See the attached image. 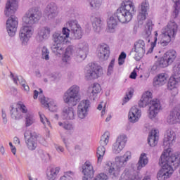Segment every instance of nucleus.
<instances>
[{"mask_svg": "<svg viewBox=\"0 0 180 180\" xmlns=\"http://www.w3.org/2000/svg\"><path fill=\"white\" fill-rule=\"evenodd\" d=\"M39 101H40V98H45L44 96H43V90H41V89H39V91H38L37 90L34 91V96H33L34 99H37V98H39Z\"/></svg>", "mask_w": 180, "mask_h": 180, "instance_id": "obj_49", "label": "nucleus"}, {"mask_svg": "<svg viewBox=\"0 0 180 180\" xmlns=\"http://www.w3.org/2000/svg\"><path fill=\"white\" fill-rule=\"evenodd\" d=\"M101 91H102L101 84H99L98 83H94L91 84L88 90L90 99H93V101H95V98H98V94L101 92Z\"/></svg>", "mask_w": 180, "mask_h": 180, "instance_id": "obj_28", "label": "nucleus"}, {"mask_svg": "<svg viewBox=\"0 0 180 180\" xmlns=\"http://www.w3.org/2000/svg\"><path fill=\"white\" fill-rule=\"evenodd\" d=\"M174 2L173 11L172 13V18L173 19H177L180 12V0H172Z\"/></svg>", "mask_w": 180, "mask_h": 180, "instance_id": "obj_38", "label": "nucleus"}, {"mask_svg": "<svg viewBox=\"0 0 180 180\" xmlns=\"http://www.w3.org/2000/svg\"><path fill=\"white\" fill-rule=\"evenodd\" d=\"M45 12L49 19H54L58 16V8L54 3H50L47 5Z\"/></svg>", "mask_w": 180, "mask_h": 180, "instance_id": "obj_26", "label": "nucleus"}, {"mask_svg": "<svg viewBox=\"0 0 180 180\" xmlns=\"http://www.w3.org/2000/svg\"><path fill=\"white\" fill-rule=\"evenodd\" d=\"M170 78L180 79V57L174 63L173 75Z\"/></svg>", "mask_w": 180, "mask_h": 180, "instance_id": "obj_34", "label": "nucleus"}, {"mask_svg": "<svg viewBox=\"0 0 180 180\" xmlns=\"http://www.w3.org/2000/svg\"><path fill=\"white\" fill-rule=\"evenodd\" d=\"M147 164H148V158H147V154L142 153L136 165L138 171H140L142 168H144Z\"/></svg>", "mask_w": 180, "mask_h": 180, "instance_id": "obj_35", "label": "nucleus"}, {"mask_svg": "<svg viewBox=\"0 0 180 180\" xmlns=\"http://www.w3.org/2000/svg\"><path fill=\"white\" fill-rule=\"evenodd\" d=\"M60 172V167H53L46 173V178L48 180L57 179V175Z\"/></svg>", "mask_w": 180, "mask_h": 180, "instance_id": "obj_37", "label": "nucleus"}, {"mask_svg": "<svg viewBox=\"0 0 180 180\" xmlns=\"http://www.w3.org/2000/svg\"><path fill=\"white\" fill-rule=\"evenodd\" d=\"M35 77H37V78H41V72H40V70H37L35 71Z\"/></svg>", "mask_w": 180, "mask_h": 180, "instance_id": "obj_57", "label": "nucleus"}, {"mask_svg": "<svg viewBox=\"0 0 180 180\" xmlns=\"http://www.w3.org/2000/svg\"><path fill=\"white\" fill-rule=\"evenodd\" d=\"M82 174H84L82 180H89L94 176L95 170L94 169L92 162H91L89 160L86 161L83 165Z\"/></svg>", "mask_w": 180, "mask_h": 180, "instance_id": "obj_20", "label": "nucleus"}, {"mask_svg": "<svg viewBox=\"0 0 180 180\" xmlns=\"http://www.w3.org/2000/svg\"><path fill=\"white\" fill-rule=\"evenodd\" d=\"M137 77V72H136V69H134L131 75H129V78H131V79H136V78Z\"/></svg>", "mask_w": 180, "mask_h": 180, "instance_id": "obj_55", "label": "nucleus"}, {"mask_svg": "<svg viewBox=\"0 0 180 180\" xmlns=\"http://www.w3.org/2000/svg\"><path fill=\"white\" fill-rule=\"evenodd\" d=\"M40 120L41 123L44 124L46 129L51 128V123L49 121V119L46 117V115L41 112H39Z\"/></svg>", "mask_w": 180, "mask_h": 180, "instance_id": "obj_43", "label": "nucleus"}, {"mask_svg": "<svg viewBox=\"0 0 180 180\" xmlns=\"http://www.w3.org/2000/svg\"><path fill=\"white\" fill-rule=\"evenodd\" d=\"M18 25H19L18 18L13 15H10L6 21V29L9 36L11 37H13V36H15L16 34V31L18 30Z\"/></svg>", "mask_w": 180, "mask_h": 180, "instance_id": "obj_17", "label": "nucleus"}, {"mask_svg": "<svg viewBox=\"0 0 180 180\" xmlns=\"http://www.w3.org/2000/svg\"><path fill=\"white\" fill-rule=\"evenodd\" d=\"M118 64L119 65H123V64H124V59L118 58Z\"/></svg>", "mask_w": 180, "mask_h": 180, "instance_id": "obj_59", "label": "nucleus"}, {"mask_svg": "<svg viewBox=\"0 0 180 180\" xmlns=\"http://www.w3.org/2000/svg\"><path fill=\"white\" fill-rule=\"evenodd\" d=\"M19 8V2L18 0H8L6 3L4 13L7 17H9L18 11Z\"/></svg>", "mask_w": 180, "mask_h": 180, "instance_id": "obj_22", "label": "nucleus"}, {"mask_svg": "<svg viewBox=\"0 0 180 180\" xmlns=\"http://www.w3.org/2000/svg\"><path fill=\"white\" fill-rule=\"evenodd\" d=\"M13 143H15L17 146H19L20 144V140L18 136L14 137L13 139Z\"/></svg>", "mask_w": 180, "mask_h": 180, "instance_id": "obj_56", "label": "nucleus"}, {"mask_svg": "<svg viewBox=\"0 0 180 180\" xmlns=\"http://www.w3.org/2000/svg\"><path fill=\"white\" fill-rule=\"evenodd\" d=\"M49 78L52 79V81H57V79H60V74L59 73H51L49 76Z\"/></svg>", "mask_w": 180, "mask_h": 180, "instance_id": "obj_51", "label": "nucleus"}, {"mask_svg": "<svg viewBox=\"0 0 180 180\" xmlns=\"http://www.w3.org/2000/svg\"><path fill=\"white\" fill-rule=\"evenodd\" d=\"M90 20L93 26V30L96 33H101L102 30V19L96 15H91Z\"/></svg>", "mask_w": 180, "mask_h": 180, "instance_id": "obj_30", "label": "nucleus"}, {"mask_svg": "<svg viewBox=\"0 0 180 180\" xmlns=\"http://www.w3.org/2000/svg\"><path fill=\"white\" fill-rule=\"evenodd\" d=\"M72 54H74V46L70 45L65 50V53L62 59L63 62L65 63V64H70Z\"/></svg>", "mask_w": 180, "mask_h": 180, "instance_id": "obj_33", "label": "nucleus"}, {"mask_svg": "<svg viewBox=\"0 0 180 180\" xmlns=\"http://www.w3.org/2000/svg\"><path fill=\"white\" fill-rule=\"evenodd\" d=\"M68 39H70V30L65 27L62 28L60 32H53L52 34V41L54 44L51 47L52 52L56 56H61L64 53V44L69 42Z\"/></svg>", "mask_w": 180, "mask_h": 180, "instance_id": "obj_7", "label": "nucleus"}, {"mask_svg": "<svg viewBox=\"0 0 180 180\" xmlns=\"http://www.w3.org/2000/svg\"><path fill=\"white\" fill-rule=\"evenodd\" d=\"M51 34V29L49 26H44L39 28L36 40L38 43H43L44 40H49Z\"/></svg>", "mask_w": 180, "mask_h": 180, "instance_id": "obj_19", "label": "nucleus"}, {"mask_svg": "<svg viewBox=\"0 0 180 180\" xmlns=\"http://www.w3.org/2000/svg\"><path fill=\"white\" fill-rule=\"evenodd\" d=\"M153 93L150 91H146L143 94L140 101H139V106L140 108H146L150 105L148 110L149 119L154 120L157 117L160 110L162 109L161 101L157 98L153 99Z\"/></svg>", "mask_w": 180, "mask_h": 180, "instance_id": "obj_6", "label": "nucleus"}, {"mask_svg": "<svg viewBox=\"0 0 180 180\" xmlns=\"http://www.w3.org/2000/svg\"><path fill=\"white\" fill-rule=\"evenodd\" d=\"M180 164V153H171L169 150H165L159 160V165L162 167L157 174L158 180H167L172 176L174 174V168L172 165L176 168Z\"/></svg>", "mask_w": 180, "mask_h": 180, "instance_id": "obj_3", "label": "nucleus"}, {"mask_svg": "<svg viewBox=\"0 0 180 180\" xmlns=\"http://www.w3.org/2000/svg\"><path fill=\"white\" fill-rule=\"evenodd\" d=\"M141 117V110L137 108V105L133 106L129 112L128 119L131 123H137Z\"/></svg>", "mask_w": 180, "mask_h": 180, "instance_id": "obj_24", "label": "nucleus"}, {"mask_svg": "<svg viewBox=\"0 0 180 180\" xmlns=\"http://www.w3.org/2000/svg\"><path fill=\"white\" fill-rule=\"evenodd\" d=\"M169 76L167 73H160L158 75L153 79L154 86H162L168 82Z\"/></svg>", "mask_w": 180, "mask_h": 180, "instance_id": "obj_27", "label": "nucleus"}, {"mask_svg": "<svg viewBox=\"0 0 180 180\" xmlns=\"http://www.w3.org/2000/svg\"><path fill=\"white\" fill-rule=\"evenodd\" d=\"M0 153L4 155L5 154V148L4 146H1L0 148Z\"/></svg>", "mask_w": 180, "mask_h": 180, "instance_id": "obj_61", "label": "nucleus"}, {"mask_svg": "<svg viewBox=\"0 0 180 180\" xmlns=\"http://www.w3.org/2000/svg\"><path fill=\"white\" fill-rule=\"evenodd\" d=\"M40 102L41 105L45 106V108H48L50 112H57V110H58V105L57 104V101L51 98H47L46 97L40 98Z\"/></svg>", "mask_w": 180, "mask_h": 180, "instance_id": "obj_23", "label": "nucleus"}, {"mask_svg": "<svg viewBox=\"0 0 180 180\" xmlns=\"http://www.w3.org/2000/svg\"><path fill=\"white\" fill-rule=\"evenodd\" d=\"M158 129H153L149 135L148 139V143L150 147H155L158 143V137H159Z\"/></svg>", "mask_w": 180, "mask_h": 180, "instance_id": "obj_32", "label": "nucleus"}, {"mask_svg": "<svg viewBox=\"0 0 180 180\" xmlns=\"http://www.w3.org/2000/svg\"><path fill=\"white\" fill-rule=\"evenodd\" d=\"M109 139H110V133L109 131H105L101 138L100 144L105 147L109 143Z\"/></svg>", "mask_w": 180, "mask_h": 180, "instance_id": "obj_41", "label": "nucleus"}, {"mask_svg": "<svg viewBox=\"0 0 180 180\" xmlns=\"http://www.w3.org/2000/svg\"><path fill=\"white\" fill-rule=\"evenodd\" d=\"M115 62H116V60L115 58H112L110 62L108 68L107 75H112V74H113V68H115Z\"/></svg>", "mask_w": 180, "mask_h": 180, "instance_id": "obj_48", "label": "nucleus"}, {"mask_svg": "<svg viewBox=\"0 0 180 180\" xmlns=\"http://www.w3.org/2000/svg\"><path fill=\"white\" fill-rule=\"evenodd\" d=\"M58 126H60V127H63V129H64L65 130H67L68 131H74V125H72V124H71V122H59Z\"/></svg>", "mask_w": 180, "mask_h": 180, "instance_id": "obj_42", "label": "nucleus"}, {"mask_svg": "<svg viewBox=\"0 0 180 180\" xmlns=\"http://www.w3.org/2000/svg\"><path fill=\"white\" fill-rule=\"evenodd\" d=\"M110 119H112V116L108 115L105 119V122H110Z\"/></svg>", "mask_w": 180, "mask_h": 180, "instance_id": "obj_62", "label": "nucleus"}, {"mask_svg": "<svg viewBox=\"0 0 180 180\" xmlns=\"http://www.w3.org/2000/svg\"><path fill=\"white\" fill-rule=\"evenodd\" d=\"M63 141L64 144L65 145V147H68V139H65V138H63Z\"/></svg>", "mask_w": 180, "mask_h": 180, "instance_id": "obj_60", "label": "nucleus"}, {"mask_svg": "<svg viewBox=\"0 0 180 180\" xmlns=\"http://www.w3.org/2000/svg\"><path fill=\"white\" fill-rule=\"evenodd\" d=\"M36 122L34 115L32 112H27L25 116V126L26 127H30Z\"/></svg>", "mask_w": 180, "mask_h": 180, "instance_id": "obj_40", "label": "nucleus"}, {"mask_svg": "<svg viewBox=\"0 0 180 180\" xmlns=\"http://www.w3.org/2000/svg\"><path fill=\"white\" fill-rule=\"evenodd\" d=\"M103 0H89V5L91 9H99L102 6V2Z\"/></svg>", "mask_w": 180, "mask_h": 180, "instance_id": "obj_44", "label": "nucleus"}, {"mask_svg": "<svg viewBox=\"0 0 180 180\" xmlns=\"http://www.w3.org/2000/svg\"><path fill=\"white\" fill-rule=\"evenodd\" d=\"M127 143V135L121 134H120L115 142L112 144V151L113 154H120L123 151V148L126 147V143Z\"/></svg>", "mask_w": 180, "mask_h": 180, "instance_id": "obj_15", "label": "nucleus"}, {"mask_svg": "<svg viewBox=\"0 0 180 180\" xmlns=\"http://www.w3.org/2000/svg\"><path fill=\"white\" fill-rule=\"evenodd\" d=\"M150 9V4L148 1L144 0L141 5V10L138 15V19L141 20H146V18H147V12Z\"/></svg>", "mask_w": 180, "mask_h": 180, "instance_id": "obj_29", "label": "nucleus"}, {"mask_svg": "<svg viewBox=\"0 0 180 180\" xmlns=\"http://www.w3.org/2000/svg\"><path fill=\"white\" fill-rule=\"evenodd\" d=\"M41 18V12L34 8L29 11L22 18V25L20 28L19 37L22 46H27L29 40L34 33V28L33 25L39 23Z\"/></svg>", "mask_w": 180, "mask_h": 180, "instance_id": "obj_4", "label": "nucleus"}, {"mask_svg": "<svg viewBox=\"0 0 180 180\" xmlns=\"http://www.w3.org/2000/svg\"><path fill=\"white\" fill-rule=\"evenodd\" d=\"M105 151L106 149L105 148V146L102 145L98 146L97 148V164H98L99 165L102 164V161L103 160Z\"/></svg>", "mask_w": 180, "mask_h": 180, "instance_id": "obj_39", "label": "nucleus"}, {"mask_svg": "<svg viewBox=\"0 0 180 180\" xmlns=\"http://www.w3.org/2000/svg\"><path fill=\"white\" fill-rule=\"evenodd\" d=\"M132 51H134L136 57H139L138 59L143 58L144 54L146 53V42L139 39L134 43V49Z\"/></svg>", "mask_w": 180, "mask_h": 180, "instance_id": "obj_21", "label": "nucleus"}, {"mask_svg": "<svg viewBox=\"0 0 180 180\" xmlns=\"http://www.w3.org/2000/svg\"><path fill=\"white\" fill-rule=\"evenodd\" d=\"M176 141V134L174 130L169 129L166 131L165 137L163 139V146L168 150L170 147H172L175 144Z\"/></svg>", "mask_w": 180, "mask_h": 180, "instance_id": "obj_18", "label": "nucleus"}, {"mask_svg": "<svg viewBox=\"0 0 180 180\" xmlns=\"http://www.w3.org/2000/svg\"><path fill=\"white\" fill-rule=\"evenodd\" d=\"M10 77L11 78H12L15 85H18V82L19 84H20V85L22 86V88H24V91H26V92H29L30 91L29 86L26 84V80H25V79H23L22 76H16V75H14L13 73L11 72Z\"/></svg>", "mask_w": 180, "mask_h": 180, "instance_id": "obj_31", "label": "nucleus"}, {"mask_svg": "<svg viewBox=\"0 0 180 180\" xmlns=\"http://www.w3.org/2000/svg\"><path fill=\"white\" fill-rule=\"evenodd\" d=\"M91 109V101L89 100H82L77 105V115L79 119H85L89 113Z\"/></svg>", "mask_w": 180, "mask_h": 180, "instance_id": "obj_16", "label": "nucleus"}, {"mask_svg": "<svg viewBox=\"0 0 180 180\" xmlns=\"http://www.w3.org/2000/svg\"><path fill=\"white\" fill-rule=\"evenodd\" d=\"M89 51V44L85 41H80L77 47L75 56L77 63H82Z\"/></svg>", "mask_w": 180, "mask_h": 180, "instance_id": "obj_12", "label": "nucleus"}, {"mask_svg": "<svg viewBox=\"0 0 180 180\" xmlns=\"http://www.w3.org/2000/svg\"><path fill=\"white\" fill-rule=\"evenodd\" d=\"M126 56H127L126 53L122 52V53H120V56H119L118 58H121V59H122V60H125V59H126Z\"/></svg>", "mask_w": 180, "mask_h": 180, "instance_id": "obj_58", "label": "nucleus"}, {"mask_svg": "<svg viewBox=\"0 0 180 180\" xmlns=\"http://www.w3.org/2000/svg\"><path fill=\"white\" fill-rule=\"evenodd\" d=\"M11 116L14 120H19V119H22V117H23L18 105L11 106Z\"/></svg>", "mask_w": 180, "mask_h": 180, "instance_id": "obj_36", "label": "nucleus"}, {"mask_svg": "<svg viewBox=\"0 0 180 180\" xmlns=\"http://www.w3.org/2000/svg\"><path fill=\"white\" fill-rule=\"evenodd\" d=\"M153 27H154V24L153 23V21L148 20L146 22V25L145 26L146 32L148 36H150V34H151V32H153Z\"/></svg>", "mask_w": 180, "mask_h": 180, "instance_id": "obj_46", "label": "nucleus"}, {"mask_svg": "<svg viewBox=\"0 0 180 180\" xmlns=\"http://www.w3.org/2000/svg\"><path fill=\"white\" fill-rule=\"evenodd\" d=\"M136 13V6L130 0L123 1L116 12L107 20V25L110 33H113L117 23H129Z\"/></svg>", "mask_w": 180, "mask_h": 180, "instance_id": "obj_1", "label": "nucleus"}, {"mask_svg": "<svg viewBox=\"0 0 180 180\" xmlns=\"http://www.w3.org/2000/svg\"><path fill=\"white\" fill-rule=\"evenodd\" d=\"M55 148H56V151L58 153H59V154L61 153H64V151H65L64 147H63L62 146H60V145H55Z\"/></svg>", "mask_w": 180, "mask_h": 180, "instance_id": "obj_53", "label": "nucleus"}, {"mask_svg": "<svg viewBox=\"0 0 180 180\" xmlns=\"http://www.w3.org/2000/svg\"><path fill=\"white\" fill-rule=\"evenodd\" d=\"M101 75H103L102 67L96 63H91L85 74V78L89 81L91 79H96Z\"/></svg>", "mask_w": 180, "mask_h": 180, "instance_id": "obj_13", "label": "nucleus"}, {"mask_svg": "<svg viewBox=\"0 0 180 180\" xmlns=\"http://www.w3.org/2000/svg\"><path fill=\"white\" fill-rule=\"evenodd\" d=\"M1 117L3 119V123L6 124V123H8V119H6V112L4 110H2Z\"/></svg>", "mask_w": 180, "mask_h": 180, "instance_id": "obj_54", "label": "nucleus"}, {"mask_svg": "<svg viewBox=\"0 0 180 180\" xmlns=\"http://www.w3.org/2000/svg\"><path fill=\"white\" fill-rule=\"evenodd\" d=\"M131 160V152L127 151L123 155L117 156L115 161V167L113 163L110 161H107L105 165V169L108 171L110 175L112 177H116L119 175V172L123 171L126 165H127V162Z\"/></svg>", "mask_w": 180, "mask_h": 180, "instance_id": "obj_8", "label": "nucleus"}, {"mask_svg": "<svg viewBox=\"0 0 180 180\" xmlns=\"http://www.w3.org/2000/svg\"><path fill=\"white\" fill-rule=\"evenodd\" d=\"M50 51L47 49V47L44 46L41 49V58L46 60V61L50 60Z\"/></svg>", "mask_w": 180, "mask_h": 180, "instance_id": "obj_47", "label": "nucleus"}, {"mask_svg": "<svg viewBox=\"0 0 180 180\" xmlns=\"http://www.w3.org/2000/svg\"><path fill=\"white\" fill-rule=\"evenodd\" d=\"M80 91L79 86L73 84L64 93L63 102L69 105L63 108L62 110V117L65 120H74L77 117V112L72 106L79 103L81 101Z\"/></svg>", "mask_w": 180, "mask_h": 180, "instance_id": "obj_2", "label": "nucleus"}, {"mask_svg": "<svg viewBox=\"0 0 180 180\" xmlns=\"http://www.w3.org/2000/svg\"><path fill=\"white\" fill-rule=\"evenodd\" d=\"M176 20L177 18H173L171 16L170 20L165 27V31L161 34L158 31L154 32L155 37L154 42L152 43V47L155 46L157 41H158V44H160L162 47H166V46H168L175 39V36L178 33V23Z\"/></svg>", "mask_w": 180, "mask_h": 180, "instance_id": "obj_5", "label": "nucleus"}, {"mask_svg": "<svg viewBox=\"0 0 180 180\" xmlns=\"http://www.w3.org/2000/svg\"><path fill=\"white\" fill-rule=\"evenodd\" d=\"M142 180H151V179L150 178V176H146Z\"/></svg>", "mask_w": 180, "mask_h": 180, "instance_id": "obj_64", "label": "nucleus"}, {"mask_svg": "<svg viewBox=\"0 0 180 180\" xmlns=\"http://www.w3.org/2000/svg\"><path fill=\"white\" fill-rule=\"evenodd\" d=\"M66 26H68L66 28L69 30V37L72 40H79V39H82L84 32L81 25H79L78 21L75 20H69L66 23Z\"/></svg>", "mask_w": 180, "mask_h": 180, "instance_id": "obj_9", "label": "nucleus"}, {"mask_svg": "<svg viewBox=\"0 0 180 180\" xmlns=\"http://www.w3.org/2000/svg\"><path fill=\"white\" fill-rule=\"evenodd\" d=\"M158 68H161V67H160V65L158 64V62L150 68V72H151V74H155V72L158 71Z\"/></svg>", "mask_w": 180, "mask_h": 180, "instance_id": "obj_50", "label": "nucleus"}, {"mask_svg": "<svg viewBox=\"0 0 180 180\" xmlns=\"http://www.w3.org/2000/svg\"><path fill=\"white\" fill-rule=\"evenodd\" d=\"M133 95H134V89L129 88L127 90V92L126 93L125 97L124 98V103H127L131 98H133Z\"/></svg>", "mask_w": 180, "mask_h": 180, "instance_id": "obj_45", "label": "nucleus"}, {"mask_svg": "<svg viewBox=\"0 0 180 180\" xmlns=\"http://www.w3.org/2000/svg\"><path fill=\"white\" fill-rule=\"evenodd\" d=\"M24 138L28 150L34 151L37 148V134L32 132L30 130H27L24 133Z\"/></svg>", "mask_w": 180, "mask_h": 180, "instance_id": "obj_14", "label": "nucleus"}, {"mask_svg": "<svg viewBox=\"0 0 180 180\" xmlns=\"http://www.w3.org/2000/svg\"><path fill=\"white\" fill-rule=\"evenodd\" d=\"M178 57L176 50L170 49L164 53L163 56L158 60V64L160 68H165L171 65Z\"/></svg>", "mask_w": 180, "mask_h": 180, "instance_id": "obj_11", "label": "nucleus"}, {"mask_svg": "<svg viewBox=\"0 0 180 180\" xmlns=\"http://www.w3.org/2000/svg\"><path fill=\"white\" fill-rule=\"evenodd\" d=\"M11 153H13V155H16V148L11 150Z\"/></svg>", "mask_w": 180, "mask_h": 180, "instance_id": "obj_63", "label": "nucleus"}, {"mask_svg": "<svg viewBox=\"0 0 180 180\" xmlns=\"http://www.w3.org/2000/svg\"><path fill=\"white\" fill-rule=\"evenodd\" d=\"M109 54H110L109 46L105 44H101L97 51V56L101 61L108 60V58H109Z\"/></svg>", "mask_w": 180, "mask_h": 180, "instance_id": "obj_25", "label": "nucleus"}, {"mask_svg": "<svg viewBox=\"0 0 180 180\" xmlns=\"http://www.w3.org/2000/svg\"><path fill=\"white\" fill-rule=\"evenodd\" d=\"M20 112L22 113H27V108L25 106V105H17Z\"/></svg>", "mask_w": 180, "mask_h": 180, "instance_id": "obj_52", "label": "nucleus"}, {"mask_svg": "<svg viewBox=\"0 0 180 180\" xmlns=\"http://www.w3.org/2000/svg\"><path fill=\"white\" fill-rule=\"evenodd\" d=\"M180 84L179 79H174L173 77H169L167 83V89L171 91V96L169 100L170 105H177L178 99L175 98L178 94H179V90L178 89V85Z\"/></svg>", "mask_w": 180, "mask_h": 180, "instance_id": "obj_10", "label": "nucleus"}]
</instances>
